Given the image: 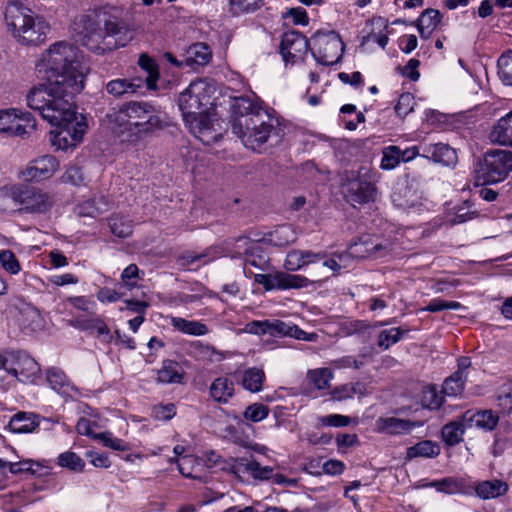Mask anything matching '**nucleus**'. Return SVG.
<instances>
[{
	"instance_id": "1",
	"label": "nucleus",
	"mask_w": 512,
	"mask_h": 512,
	"mask_svg": "<svg viewBox=\"0 0 512 512\" xmlns=\"http://www.w3.org/2000/svg\"><path fill=\"white\" fill-rule=\"evenodd\" d=\"M36 69L45 82L30 90L28 106L55 127L50 132L53 146L61 150L77 146L83 139L86 124L77 121L74 98L84 88L88 66L78 58L72 44L61 41L42 55Z\"/></svg>"
},
{
	"instance_id": "2",
	"label": "nucleus",
	"mask_w": 512,
	"mask_h": 512,
	"mask_svg": "<svg viewBox=\"0 0 512 512\" xmlns=\"http://www.w3.org/2000/svg\"><path fill=\"white\" fill-rule=\"evenodd\" d=\"M71 30L77 43L96 54L124 47L133 38V32L114 7L87 10L75 17Z\"/></svg>"
},
{
	"instance_id": "3",
	"label": "nucleus",
	"mask_w": 512,
	"mask_h": 512,
	"mask_svg": "<svg viewBox=\"0 0 512 512\" xmlns=\"http://www.w3.org/2000/svg\"><path fill=\"white\" fill-rule=\"evenodd\" d=\"M109 123L123 141L135 143L166 126L165 114L145 101H130L107 114Z\"/></svg>"
},
{
	"instance_id": "4",
	"label": "nucleus",
	"mask_w": 512,
	"mask_h": 512,
	"mask_svg": "<svg viewBox=\"0 0 512 512\" xmlns=\"http://www.w3.org/2000/svg\"><path fill=\"white\" fill-rule=\"evenodd\" d=\"M231 114L232 132L252 150L266 143L279 125L278 119L268 109L244 96L233 100Z\"/></svg>"
},
{
	"instance_id": "5",
	"label": "nucleus",
	"mask_w": 512,
	"mask_h": 512,
	"mask_svg": "<svg viewBox=\"0 0 512 512\" xmlns=\"http://www.w3.org/2000/svg\"><path fill=\"white\" fill-rule=\"evenodd\" d=\"M237 248L244 247L246 256L244 273L254 278L255 283L263 285V288H303L310 284L320 282L318 278L308 279L300 275L284 272H275L270 259L263 253L259 242L249 240L246 236L232 239Z\"/></svg>"
},
{
	"instance_id": "6",
	"label": "nucleus",
	"mask_w": 512,
	"mask_h": 512,
	"mask_svg": "<svg viewBox=\"0 0 512 512\" xmlns=\"http://www.w3.org/2000/svg\"><path fill=\"white\" fill-rule=\"evenodd\" d=\"M5 22L13 34L26 44H38L45 40L46 23L42 18H37L36 21L32 11L19 0L7 3Z\"/></svg>"
},
{
	"instance_id": "7",
	"label": "nucleus",
	"mask_w": 512,
	"mask_h": 512,
	"mask_svg": "<svg viewBox=\"0 0 512 512\" xmlns=\"http://www.w3.org/2000/svg\"><path fill=\"white\" fill-rule=\"evenodd\" d=\"M340 194L351 206L373 202L377 188L368 171H344L340 176Z\"/></svg>"
},
{
	"instance_id": "8",
	"label": "nucleus",
	"mask_w": 512,
	"mask_h": 512,
	"mask_svg": "<svg viewBox=\"0 0 512 512\" xmlns=\"http://www.w3.org/2000/svg\"><path fill=\"white\" fill-rule=\"evenodd\" d=\"M512 171V151L495 149L487 151L476 169V185L485 186L504 181Z\"/></svg>"
},
{
	"instance_id": "9",
	"label": "nucleus",
	"mask_w": 512,
	"mask_h": 512,
	"mask_svg": "<svg viewBox=\"0 0 512 512\" xmlns=\"http://www.w3.org/2000/svg\"><path fill=\"white\" fill-rule=\"evenodd\" d=\"M209 86L203 80L192 81L178 96V106L186 123L207 114L212 105L208 94Z\"/></svg>"
},
{
	"instance_id": "10",
	"label": "nucleus",
	"mask_w": 512,
	"mask_h": 512,
	"mask_svg": "<svg viewBox=\"0 0 512 512\" xmlns=\"http://www.w3.org/2000/svg\"><path fill=\"white\" fill-rule=\"evenodd\" d=\"M7 319L13 321L25 333L41 330L44 320L40 311L29 303L16 300L6 310Z\"/></svg>"
},
{
	"instance_id": "11",
	"label": "nucleus",
	"mask_w": 512,
	"mask_h": 512,
	"mask_svg": "<svg viewBox=\"0 0 512 512\" xmlns=\"http://www.w3.org/2000/svg\"><path fill=\"white\" fill-rule=\"evenodd\" d=\"M317 50H312V56L322 65L330 66L337 63L343 52V42L336 32L322 34L317 32L313 37Z\"/></svg>"
},
{
	"instance_id": "12",
	"label": "nucleus",
	"mask_w": 512,
	"mask_h": 512,
	"mask_svg": "<svg viewBox=\"0 0 512 512\" xmlns=\"http://www.w3.org/2000/svg\"><path fill=\"white\" fill-rule=\"evenodd\" d=\"M11 199L29 213H45L52 207V200L47 193L32 187L18 186L10 191Z\"/></svg>"
},
{
	"instance_id": "13",
	"label": "nucleus",
	"mask_w": 512,
	"mask_h": 512,
	"mask_svg": "<svg viewBox=\"0 0 512 512\" xmlns=\"http://www.w3.org/2000/svg\"><path fill=\"white\" fill-rule=\"evenodd\" d=\"M394 249V242L377 235H362L358 241L352 243L349 254L356 258H381L390 254Z\"/></svg>"
},
{
	"instance_id": "14",
	"label": "nucleus",
	"mask_w": 512,
	"mask_h": 512,
	"mask_svg": "<svg viewBox=\"0 0 512 512\" xmlns=\"http://www.w3.org/2000/svg\"><path fill=\"white\" fill-rule=\"evenodd\" d=\"M279 48L285 63H295L307 53L309 41L301 32L292 30L282 35Z\"/></svg>"
},
{
	"instance_id": "15",
	"label": "nucleus",
	"mask_w": 512,
	"mask_h": 512,
	"mask_svg": "<svg viewBox=\"0 0 512 512\" xmlns=\"http://www.w3.org/2000/svg\"><path fill=\"white\" fill-rule=\"evenodd\" d=\"M59 163L52 155H43L32 160L26 169L22 171L25 181H41L49 179L58 169Z\"/></svg>"
},
{
	"instance_id": "16",
	"label": "nucleus",
	"mask_w": 512,
	"mask_h": 512,
	"mask_svg": "<svg viewBox=\"0 0 512 512\" xmlns=\"http://www.w3.org/2000/svg\"><path fill=\"white\" fill-rule=\"evenodd\" d=\"M185 125L205 145H210L221 138V133L214 128L208 114H204Z\"/></svg>"
},
{
	"instance_id": "17",
	"label": "nucleus",
	"mask_w": 512,
	"mask_h": 512,
	"mask_svg": "<svg viewBox=\"0 0 512 512\" xmlns=\"http://www.w3.org/2000/svg\"><path fill=\"white\" fill-rule=\"evenodd\" d=\"M422 156L446 166L452 165L457 161L456 151L444 143L425 144L422 146Z\"/></svg>"
},
{
	"instance_id": "18",
	"label": "nucleus",
	"mask_w": 512,
	"mask_h": 512,
	"mask_svg": "<svg viewBox=\"0 0 512 512\" xmlns=\"http://www.w3.org/2000/svg\"><path fill=\"white\" fill-rule=\"evenodd\" d=\"M46 380L54 391L64 397H72L78 389L73 385L66 374L59 368L52 367L46 371Z\"/></svg>"
},
{
	"instance_id": "19",
	"label": "nucleus",
	"mask_w": 512,
	"mask_h": 512,
	"mask_svg": "<svg viewBox=\"0 0 512 512\" xmlns=\"http://www.w3.org/2000/svg\"><path fill=\"white\" fill-rule=\"evenodd\" d=\"M297 235L293 227L289 224L278 226L275 230L270 231L262 238L255 239L257 242H263L276 247H284L294 243Z\"/></svg>"
},
{
	"instance_id": "20",
	"label": "nucleus",
	"mask_w": 512,
	"mask_h": 512,
	"mask_svg": "<svg viewBox=\"0 0 512 512\" xmlns=\"http://www.w3.org/2000/svg\"><path fill=\"white\" fill-rule=\"evenodd\" d=\"M217 257V249L209 247L202 252L186 251L178 256L177 263L181 267L195 266V268H199L215 260Z\"/></svg>"
},
{
	"instance_id": "21",
	"label": "nucleus",
	"mask_w": 512,
	"mask_h": 512,
	"mask_svg": "<svg viewBox=\"0 0 512 512\" xmlns=\"http://www.w3.org/2000/svg\"><path fill=\"white\" fill-rule=\"evenodd\" d=\"M185 66L193 69L208 64L212 58L210 47L202 42L192 44L183 55Z\"/></svg>"
},
{
	"instance_id": "22",
	"label": "nucleus",
	"mask_w": 512,
	"mask_h": 512,
	"mask_svg": "<svg viewBox=\"0 0 512 512\" xmlns=\"http://www.w3.org/2000/svg\"><path fill=\"white\" fill-rule=\"evenodd\" d=\"M141 88H143V79L140 77L133 79L118 78L106 84L107 92L117 98L125 94L137 93Z\"/></svg>"
},
{
	"instance_id": "23",
	"label": "nucleus",
	"mask_w": 512,
	"mask_h": 512,
	"mask_svg": "<svg viewBox=\"0 0 512 512\" xmlns=\"http://www.w3.org/2000/svg\"><path fill=\"white\" fill-rule=\"evenodd\" d=\"M415 426L416 423L414 422L396 417H380L376 421L378 432L392 435L408 433Z\"/></svg>"
},
{
	"instance_id": "24",
	"label": "nucleus",
	"mask_w": 512,
	"mask_h": 512,
	"mask_svg": "<svg viewBox=\"0 0 512 512\" xmlns=\"http://www.w3.org/2000/svg\"><path fill=\"white\" fill-rule=\"evenodd\" d=\"M464 420L473 423L484 431H492L498 425L499 416L492 410H480L475 413L468 411L464 414Z\"/></svg>"
},
{
	"instance_id": "25",
	"label": "nucleus",
	"mask_w": 512,
	"mask_h": 512,
	"mask_svg": "<svg viewBox=\"0 0 512 512\" xmlns=\"http://www.w3.org/2000/svg\"><path fill=\"white\" fill-rule=\"evenodd\" d=\"M490 139L500 145H512V111L498 120L490 133Z\"/></svg>"
},
{
	"instance_id": "26",
	"label": "nucleus",
	"mask_w": 512,
	"mask_h": 512,
	"mask_svg": "<svg viewBox=\"0 0 512 512\" xmlns=\"http://www.w3.org/2000/svg\"><path fill=\"white\" fill-rule=\"evenodd\" d=\"M508 491V484L499 479L487 480L478 483L475 492L482 499L500 497Z\"/></svg>"
},
{
	"instance_id": "27",
	"label": "nucleus",
	"mask_w": 512,
	"mask_h": 512,
	"mask_svg": "<svg viewBox=\"0 0 512 512\" xmlns=\"http://www.w3.org/2000/svg\"><path fill=\"white\" fill-rule=\"evenodd\" d=\"M109 201L105 196L88 199L76 208V213L81 217H96L108 210Z\"/></svg>"
},
{
	"instance_id": "28",
	"label": "nucleus",
	"mask_w": 512,
	"mask_h": 512,
	"mask_svg": "<svg viewBox=\"0 0 512 512\" xmlns=\"http://www.w3.org/2000/svg\"><path fill=\"white\" fill-rule=\"evenodd\" d=\"M320 259L321 257L318 254L310 251L292 250L287 254L284 266L289 271H295Z\"/></svg>"
},
{
	"instance_id": "29",
	"label": "nucleus",
	"mask_w": 512,
	"mask_h": 512,
	"mask_svg": "<svg viewBox=\"0 0 512 512\" xmlns=\"http://www.w3.org/2000/svg\"><path fill=\"white\" fill-rule=\"evenodd\" d=\"M212 398L219 403H227L234 394V384L226 377L216 378L210 386Z\"/></svg>"
},
{
	"instance_id": "30",
	"label": "nucleus",
	"mask_w": 512,
	"mask_h": 512,
	"mask_svg": "<svg viewBox=\"0 0 512 512\" xmlns=\"http://www.w3.org/2000/svg\"><path fill=\"white\" fill-rule=\"evenodd\" d=\"M9 427L14 433L33 432L38 427L36 415L25 412L17 413L11 418Z\"/></svg>"
},
{
	"instance_id": "31",
	"label": "nucleus",
	"mask_w": 512,
	"mask_h": 512,
	"mask_svg": "<svg viewBox=\"0 0 512 512\" xmlns=\"http://www.w3.org/2000/svg\"><path fill=\"white\" fill-rule=\"evenodd\" d=\"M237 468L242 472H249L255 479L268 480L273 477L270 466H261L257 461L241 458L237 461Z\"/></svg>"
},
{
	"instance_id": "32",
	"label": "nucleus",
	"mask_w": 512,
	"mask_h": 512,
	"mask_svg": "<svg viewBox=\"0 0 512 512\" xmlns=\"http://www.w3.org/2000/svg\"><path fill=\"white\" fill-rule=\"evenodd\" d=\"M440 453V447L431 440H423L407 448L406 457L413 459L417 457L434 458Z\"/></svg>"
},
{
	"instance_id": "33",
	"label": "nucleus",
	"mask_w": 512,
	"mask_h": 512,
	"mask_svg": "<svg viewBox=\"0 0 512 512\" xmlns=\"http://www.w3.org/2000/svg\"><path fill=\"white\" fill-rule=\"evenodd\" d=\"M138 64L147 73L146 78L143 80V86L146 85L149 90H154L159 79L157 63L153 58L143 53L139 57Z\"/></svg>"
},
{
	"instance_id": "34",
	"label": "nucleus",
	"mask_w": 512,
	"mask_h": 512,
	"mask_svg": "<svg viewBox=\"0 0 512 512\" xmlns=\"http://www.w3.org/2000/svg\"><path fill=\"white\" fill-rule=\"evenodd\" d=\"M467 374L463 369H458L450 377H448L442 386V391L447 396H457L464 390Z\"/></svg>"
},
{
	"instance_id": "35",
	"label": "nucleus",
	"mask_w": 512,
	"mask_h": 512,
	"mask_svg": "<svg viewBox=\"0 0 512 512\" xmlns=\"http://www.w3.org/2000/svg\"><path fill=\"white\" fill-rule=\"evenodd\" d=\"M171 325L178 331L194 336H201L207 333L205 324L198 321H189L180 317H172Z\"/></svg>"
},
{
	"instance_id": "36",
	"label": "nucleus",
	"mask_w": 512,
	"mask_h": 512,
	"mask_svg": "<svg viewBox=\"0 0 512 512\" xmlns=\"http://www.w3.org/2000/svg\"><path fill=\"white\" fill-rule=\"evenodd\" d=\"M109 227L112 234L119 238L129 237L133 231L132 221L120 214H114L109 218Z\"/></svg>"
},
{
	"instance_id": "37",
	"label": "nucleus",
	"mask_w": 512,
	"mask_h": 512,
	"mask_svg": "<svg viewBox=\"0 0 512 512\" xmlns=\"http://www.w3.org/2000/svg\"><path fill=\"white\" fill-rule=\"evenodd\" d=\"M265 374L263 370L258 368L247 369L241 379L242 386L251 392H258L262 389Z\"/></svg>"
},
{
	"instance_id": "38",
	"label": "nucleus",
	"mask_w": 512,
	"mask_h": 512,
	"mask_svg": "<svg viewBox=\"0 0 512 512\" xmlns=\"http://www.w3.org/2000/svg\"><path fill=\"white\" fill-rule=\"evenodd\" d=\"M465 432V426L461 422H450L442 428V438L449 446L459 444Z\"/></svg>"
},
{
	"instance_id": "39",
	"label": "nucleus",
	"mask_w": 512,
	"mask_h": 512,
	"mask_svg": "<svg viewBox=\"0 0 512 512\" xmlns=\"http://www.w3.org/2000/svg\"><path fill=\"white\" fill-rule=\"evenodd\" d=\"M408 330L400 327H393L382 330L378 335L377 345L383 350H387L391 345L400 341Z\"/></svg>"
},
{
	"instance_id": "40",
	"label": "nucleus",
	"mask_w": 512,
	"mask_h": 512,
	"mask_svg": "<svg viewBox=\"0 0 512 512\" xmlns=\"http://www.w3.org/2000/svg\"><path fill=\"white\" fill-rule=\"evenodd\" d=\"M430 486L435 487L439 492L455 494L464 492L466 483L463 479L444 478L442 480L432 482Z\"/></svg>"
},
{
	"instance_id": "41",
	"label": "nucleus",
	"mask_w": 512,
	"mask_h": 512,
	"mask_svg": "<svg viewBox=\"0 0 512 512\" xmlns=\"http://www.w3.org/2000/svg\"><path fill=\"white\" fill-rule=\"evenodd\" d=\"M157 380L165 384L179 383L181 381V374L178 370V364L173 361H165L157 373Z\"/></svg>"
},
{
	"instance_id": "42",
	"label": "nucleus",
	"mask_w": 512,
	"mask_h": 512,
	"mask_svg": "<svg viewBox=\"0 0 512 512\" xmlns=\"http://www.w3.org/2000/svg\"><path fill=\"white\" fill-rule=\"evenodd\" d=\"M57 464L74 472H82L85 467V462L82 458L75 452L71 451L61 453L57 458Z\"/></svg>"
},
{
	"instance_id": "43",
	"label": "nucleus",
	"mask_w": 512,
	"mask_h": 512,
	"mask_svg": "<svg viewBox=\"0 0 512 512\" xmlns=\"http://www.w3.org/2000/svg\"><path fill=\"white\" fill-rule=\"evenodd\" d=\"M498 75L505 84L512 86V51L503 53L498 59Z\"/></svg>"
},
{
	"instance_id": "44",
	"label": "nucleus",
	"mask_w": 512,
	"mask_h": 512,
	"mask_svg": "<svg viewBox=\"0 0 512 512\" xmlns=\"http://www.w3.org/2000/svg\"><path fill=\"white\" fill-rule=\"evenodd\" d=\"M332 377L333 374L328 368L311 370L307 374V379L309 382L313 384L318 390H324L328 388Z\"/></svg>"
},
{
	"instance_id": "45",
	"label": "nucleus",
	"mask_w": 512,
	"mask_h": 512,
	"mask_svg": "<svg viewBox=\"0 0 512 512\" xmlns=\"http://www.w3.org/2000/svg\"><path fill=\"white\" fill-rule=\"evenodd\" d=\"M441 18L442 15L438 10L427 8L421 13L420 17L415 21V24L422 25L428 29V32H433L440 23Z\"/></svg>"
},
{
	"instance_id": "46",
	"label": "nucleus",
	"mask_w": 512,
	"mask_h": 512,
	"mask_svg": "<svg viewBox=\"0 0 512 512\" xmlns=\"http://www.w3.org/2000/svg\"><path fill=\"white\" fill-rule=\"evenodd\" d=\"M401 149L398 146H389L384 149L381 160V168L390 170L395 168L400 162Z\"/></svg>"
},
{
	"instance_id": "47",
	"label": "nucleus",
	"mask_w": 512,
	"mask_h": 512,
	"mask_svg": "<svg viewBox=\"0 0 512 512\" xmlns=\"http://www.w3.org/2000/svg\"><path fill=\"white\" fill-rule=\"evenodd\" d=\"M269 414V409L266 405L261 403H254L249 405L244 413L243 416L246 420L251 422H260L263 419H265Z\"/></svg>"
},
{
	"instance_id": "48",
	"label": "nucleus",
	"mask_w": 512,
	"mask_h": 512,
	"mask_svg": "<svg viewBox=\"0 0 512 512\" xmlns=\"http://www.w3.org/2000/svg\"><path fill=\"white\" fill-rule=\"evenodd\" d=\"M472 204L466 200L463 205L457 208L455 215L448 221L451 226L462 224L476 217V211H471Z\"/></svg>"
},
{
	"instance_id": "49",
	"label": "nucleus",
	"mask_w": 512,
	"mask_h": 512,
	"mask_svg": "<svg viewBox=\"0 0 512 512\" xmlns=\"http://www.w3.org/2000/svg\"><path fill=\"white\" fill-rule=\"evenodd\" d=\"M94 439L100 440L104 446L116 451H125L128 445L122 439L115 438L111 432H102L94 435Z\"/></svg>"
},
{
	"instance_id": "50",
	"label": "nucleus",
	"mask_w": 512,
	"mask_h": 512,
	"mask_svg": "<svg viewBox=\"0 0 512 512\" xmlns=\"http://www.w3.org/2000/svg\"><path fill=\"white\" fill-rule=\"evenodd\" d=\"M497 399L503 410L512 413V381H508L500 387Z\"/></svg>"
},
{
	"instance_id": "51",
	"label": "nucleus",
	"mask_w": 512,
	"mask_h": 512,
	"mask_svg": "<svg viewBox=\"0 0 512 512\" xmlns=\"http://www.w3.org/2000/svg\"><path fill=\"white\" fill-rule=\"evenodd\" d=\"M63 183L71 184L74 186L85 185V176L80 167L71 166L61 176Z\"/></svg>"
},
{
	"instance_id": "52",
	"label": "nucleus",
	"mask_w": 512,
	"mask_h": 512,
	"mask_svg": "<svg viewBox=\"0 0 512 512\" xmlns=\"http://www.w3.org/2000/svg\"><path fill=\"white\" fill-rule=\"evenodd\" d=\"M369 324L363 320H348L341 324V331L345 336L362 334L369 329Z\"/></svg>"
},
{
	"instance_id": "53",
	"label": "nucleus",
	"mask_w": 512,
	"mask_h": 512,
	"mask_svg": "<svg viewBox=\"0 0 512 512\" xmlns=\"http://www.w3.org/2000/svg\"><path fill=\"white\" fill-rule=\"evenodd\" d=\"M0 264L1 266L8 272L12 274H16L20 270V264L10 250H2L0 251Z\"/></svg>"
},
{
	"instance_id": "54",
	"label": "nucleus",
	"mask_w": 512,
	"mask_h": 512,
	"mask_svg": "<svg viewBox=\"0 0 512 512\" xmlns=\"http://www.w3.org/2000/svg\"><path fill=\"white\" fill-rule=\"evenodd\" d=\"M230 5L236 13H248L259 9L262 0H230Z\"/></svg>"
},
{
	"instance_id": "55",
	"label": "nucleus",
	"mask_w": 512,
	"mask_h": 512,
	"mask_svg": "<svg viewBox=\"0 0 512 512\" xmlns=\"http://www.w3.org/2000/svg\"><path fill=\"white\" fill-rule=\"evenodd\" d=\"M421 403L425 408L438 409L442 404V399L438 396L435 388L428 387L423 391Z\"/></svg>"
},
{
	"instance_id": "56",
	"label": "nucleus",
	"mask_w": 512,
	"mask_h": 512,
	"mask_svg": "<svg viewBox=\"0 0 512 512\" xmlns=\"http://www.w3.org/2000/svg\"><path fill=\"white\" fill-rule=\"evenodd\" d=\"M461 307V304L456 301H446L443 299H433L429 302L427 307L424 309L429 312H439L442 310H457Z\"/></svg>"
},
{
	"instance_id": "57",
	"label": "nucleus",
	"mask_w": 512,
	"mask_h": 512,
	"mask_svg": "<svg viewBox=\"0 0 512 512\" xmlns=\"http://www.w3.org/2000/svg\"><path fill=\"white\" fill-rule=\"evenodd\" d=\"M413 96L410 93L400 95L395 106V112L400 117H405L413 110Z\"/></svg>"
},
{
	"instance_id": "58",
	"label": "nucleus",
	"mask_w": 512,
	"mask_h": 512,
	"mask_svg": "<svg viewBox=\"0 0 512 512\" xmlns=\"http://www.w3.org/2000/svg\"><path fill=\"white\" fill-rule=\"evenodd\" d=\"M322 426L344 427L349 425L350 418L340 414H331L319 417Z\"/></svg>"
},
{
	"instance_id": "59",
	"label": "nucleus",
	"mask_w": 512,
	"mask_h": 512,
	"mask_svg": "<svg viewBox=\"0 0 512 512\" xmlns=\"http://www.w3.org/2000/svg\"><path fill=\"white\" fill-rule=\"evenodd\" d=\"M16 109H7L0 111V132L8 133L12 124L15 122L18 114Z\"/></svg>"
},
{
	"instance_id": "60",
	"label": "nucleus",
	"mask_w": 512,
	"mask_h": 512,
	"mask_svg": "<svg viewBox=\"0 0 512 512\" xmlns=\"http://www.w3.org/2000/svg\"><path fill=\"white\" fill-rule=\"evenodd\" d=\"M283 17H291L295 25L305 26L309 23V17L307 15V12L301 7L288 9L287 12L283 15Z\"/></svg>"
},
{
	"instance_id": "61",
	"label": "nucleus",
	"mask_w": 512,
	"mask_h": 512,
	"mask_svg": "<svg viewBox=\"0 0 512 512\" xmlns=\"http://www.w3.org/2000/svg\"><path fill=\"white\" fill-rule=\"evenodd\" d=\"M176 414L174 404L159 405L153 408V416L157 420H170Z\"/></svg>"
},
{
	"instance_id": "62",
	"label": "nucleus",
	"mask_w": 512,
	"mask_h": 512,
	"mask_svg": "<svg viewBox=\"0 0 512 512\" xmlns=\"http://www.w3.org/2000/svg\"><path fill=\"white\" fill-rule=\"evenodd\" d=\"M125 307H121L120 310L123 311L124 309L130 310L134 313H137L138 315H144L147 308L149 307V302L147 301H141V300H134V299H126L124 300Z\"/></svg>"
},
{
	"instance_id": "63",
	"label": "nucleus",
	"mask_w": 512,
	"mask_h": 512,
	"mask_svg": "<svg viewBox=\"0 0 512 512\" xmlns=\"http://www.w3.org/2000/svg\"><path fill=\"white\" fill-rule=\"evenodd\" d=\"M345 469V464L340 460L331 459L322 464V470L328 475H340Z\"/></svg>"
},
{
	"instance_id": "64",
	"label": "nucleus",
	"mask_w": 512,
	"mask_h": 512,
	"mask_svg": "<svg viewBox=\"0 0 512 512\" xmlns=\"http://www.w3.org/2000/svg\"><path fill=\"white\" fill-rule=\"evenodd\" d=\"M269 320L252 321L246 324L245 331L251 334L264 335L269 331Z\"/></svg>"
}]
</instances>
